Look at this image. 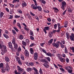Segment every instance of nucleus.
<instances>
[{
    "instance_id": "nucleus-1",
    "label": "nucleus",
    "mask_w": 74,
    "mask_h": 74,
    "mask_svg": "<svg viewBox=\"0 0 74 74\" xmlns=\"http://www.w3.org/2000/svg\"><path fill=\"white\" fill-rule=\"evenodd\" d=\"M5 67H3L2 69L1 72L3 73H4L5 72L6 70L7 71H10V67L8 64L6 65Z\"/></svg>"
},
{
    "instance_id": "nucleus-2",
    "label": "nucleus",
    "mask_w": 74,
    "mask_h": 74,
    "mask_svg": "<svg viewBox=\"0 0 74 74\" xmlns=\"http://www.w3.org/2000/svg\"><path fill=\"white\" fill-rule=\"evenodd\" d=\"M60 42L59 41L56 42V44L55 43H52V45L54 47H55L56 48H58L59 46V43Z\"/></svg>"
},
{
    "instance_id": "nucleus-3",
    "label": "nucleus",
    "mask_w": 74,
    "mask_h": 74,
    "mask_svg": "<svg viewBox=\"0 0 74 74\" xmlns=\"http://www.w3.org/2000/svg\"><path fill=\"white\" fill-rule=\"evenodd\" d=\"M17 67L18 72V73H21L23 71V69L21 68L19 66H17Z\"/></svg>"
},
{
    "instance_id": "nucleus-4",
    "label": "nucleus",
    "mask_w": 74,
    "mask_h": 74,
    "mask_svg": "<svg viewBox=\"0 0 74 74\" xmlns=\"http://www.w3.org/2000/svg\"><path fill=\"white\" fill-rule=\"evenodd\" d=\"M34 58L35 60H37V59H38V53H37L36 52L34 54Z\"/></svg>"
},
{
    "instance_id": "nucleus-5",
    "label": "nucleus",
    "mask_w": 74,
    "mask_h": 74,
    "mask_svg": "<svg viewBox=\"0 0 74 74\" xmlns=\"http://www.w3.org/2000/svg\"><path fill=\"white\" fill-rule=\"evenodd\" d=\"M24 53L25 54V56H26V57H28L29 56V53L27 50H25L24 52Z\"/></svg>"
},
{
    "instance_id": "nucleus-6",
    "label": "nucleus",
    "mask_w": 74,
    "mask_h": 74,
    "mask_svg": "<svg viewBox=\"0 0 74 74\" xmlns=\"http://www.w3.org/2000/svg\"><path fill=\"white\" fill-rule=\"evenodd\" d=\"M70 38L71 41H74V34L72 33L71 35L70 36Z\"/></svg>"
},
{
    "instance_id": "nucleus-7",
    "label": "nucleus",
    "mask_w": 74,
    "mask_h": 74,
    "mask_svg": "<svg viewBox=\"0 0 74 74\" xmlns=\"http://www.w3.org/2000/svg\"><path fill=\"white\" fill-rule=\"evenodd\" d=\"M41 62H42L43 63H47L48 62L45 59H42L41 60Z\"/></svg>"
},
{
    "instance_id": "nucleus-8",
    "label": "nucleus",
    "mask_w": 74,
    "mask_h": 74,
    "mask_svg": "<svg viewBox=\"0 0 74 74\" xmlns=\"http://www.w3.org/2000/svg\"><path fill=\"white\" fill-rule=\"evenodd\" d=\"M8 46L10 48H12V45L11 43V42H9L8 43Z\"/></svg>"
},
{
    "instance_id": "nucleus-9",
    "label": "nucleus",
    "mask_w": 74,
    "mask_h": 74,
    "mask_svg": "<svg viewBox=\"0 0 74 74\" xmlns=\"http://www.w3.org/2000/svg\"><path fill=\"white\" fill-rule=\"evenodd\" d=\"M5 61L6 62H10V59H9L8 57H5Z\"/></svg>"
},
{
    "instance_id": "nucleus-10",
    "label": "nucleus",
    "mask_w": 74,
    "mask_h": 74,
    "mask_svg": "<svg viewBox=\"0 0 74 74\" xmlns=\"http://www.w3.org/2000/svg\"><path fill=\"white\" fill-rule=\"evenodd\" d=\"M31 7L32 8H33V9L34 10H36L37 8V6L35 7V5L34 4H32L31 5Z\"/></svg>"
},
{
    "instance_id": "nucleus-11",
    "label": "nucleus",
    "mask_w": 74,
    "mask_h": 74,
    "mask_svg": "<svg viewBox=\"0 0 74 74\" xmlns=\"http://www.w3.org/2000/svg\"><path fill=\"white\" fill-rule=\"evenodd\" d=\"M60 60L62 62H65V59L62 58H60Z\"/></svg>"
},
{
    "instance_id": "nucleus-12",
    "label": "nucleus",
    "mask_w": 74,
    "mask_h": 74,
    "mask_svg": "<svg viewBox=\"0 0 74 74\" xmlns=\"http://www.w3.org/2000/svg\"><path fill=\"white\" fill-rule=\"evenodd\" d=\"M14 48L16 49H17L18 48V46L17 45V44L16 43H14Z\"/></svg>"
},
{
    "instance_id": "nucleus-13",
    "label": "nucleus",
    "mask_w": 74,
    "mask_h": 74,
    "mask_svg": "<svg viewBox=\"0 0 74 74\" xmlns=\"http://www.w3.org/2000/svg\"><path fill=\"white\" fill-rule=\"evenodd\" d=\"M30 53L33 55L34 53V51H33V48H31L30 49Z\"/></svg>"
},
{
    "instance_id": "nucleus-14",
    "label": "nucleus",
    "mask_w": 74,
    "mask_h": 74,
    "mask_svg": "<svg viewBox=\"0 0 74 74\" xmlns=\"http://www.w3.org/2000/svg\"><path fill=\"white\" fill-rule=\"evenodd\" d=\"M65 68L66 70H67V71L71 69V67L69 66H68L67 67H65Z\"/></svg>"
},
{
    "instance_id": "nucleus-15",
    "label": "nucleus",
    "mask_w": 74,
    "mask_h": 74,
    "mask_svg": "<svg viewBox=\"0 0 74 74\" xmlns=\"http://www.w3.org/2000/svg\"><path fill=\"white\" fill-rule=\"evenodd\" d=\"M43 65L46 68H49V65L48 64H47V63L44 64Z\"/></svg>"
},
{
    "instance_id": "nucleus-16",
    "label": "nucleus",
    "mask_w": 74,
    "mask_h": 74,
    "mask_svg": "<svg viewBox=\"0 0 74 74\" xmlns=\"http://www.w3.org/2000/svg\"><path fill=\"white\" fill-rule=\"evenodd\" d=\"M37 9H38V10L39 11H41L42 9H41V8L40 6H37Z\"/></svg>"
},
{
    "instance_id": "nucleus-17",
    "label": "nucleus",
    "mask_w": 74,
    "mask_h": 74,
    "mask_svg": "<svg viewBox=\"0 0 74 74\" xmlns=\"http://www.w3.org/2000/svg\"><path fill=\"white\" fill-rule=\"evenodd\" d=\"M22 5L23 7H25V6H26V5H27L26 3H25V2H23L22 3Z\"/></svg>"
},
{
    "instance_id": "nucleus-18",
    "label": "nucleus",
    "mask_w": 74,
    "mask_h": 74,
    "mask_svg": "<svg viewBox=\"0 0 74 74\" xmlns=\"http://www.w3.org/2000/svg\"><path fill=\"white\" fill-rule=\"evenodd\" d=\"M44 29L45 30H49V27L48 26L45 27L44 28Z\"/></svg>"
},
{
    "instance_id": "nucleus-19",
    "label": "nucleus",
    "mask_w": 74,
    "mask_h": 74,
    "mask_svg": "<svg viewBox=\"0 0 74 74\" xmlns=\"http://www.w3.org/2000/svg\"><path fill=\"white\" fill-rule=\"evenodd\" d=\"M66 38H67V39H69V36L70 35L69 34L66 33Z\"/></svg>"
},
{
    "instance_id": "nucleus-20",
    "label": "nucleus",
    "mask_w": 74,
    "mask_h": 74,
    "mask_svg": "<svg viewBox=\"0 0 74 74\" xmlns=\"http://www.w3.org/2000/svg\"><path fill=\"white\" fill-rule=\"evenodd\" d=\"M12 43L13 44L15 43V38H12Z\"/></svg>"
},
{
    "instance_id": "nucleus-21",
    "label": "nucleus",
    "mask_w": 74,
    "mask_h": 74,
    "mask_svg": "<svg viewBox=\"0 0 74 74\" xmlns=\"http://www.w3.org/2000/svg\"><path fill=\"white\" fill-rule=\"evenodd\" d=\"M30 32V35L31 36H33V35L34 34H33V32L32 30H31L29 32Z\"/></svg>"
},
{
    "instance_id": "nucleus-22",
    "label": "nucleus",
    "mask_w": 74,
    "mask_h": 74,
    "mask_svg": "<svg viewBox=\"0 0 74 74\" xmlns=\"http://www.w3.org/2000/svg\"><path fill=\"white\" fill-rule=\"evenodd\" d=\"M32 70V69L30 68H27V71H31Z\"/></svg>"
},
{
    "instance_id": "nucleus-23",
    "label": "nucleus",
    "mask_w": 74,
    "mask_h": 74,
    "mask_svg": "<svg viewBox=\"0 0 74 74\" xmlns=\"http://www.w3.org/2000/svg\"><path fill=\"white\" fill-rule=\"evenodd\" d=\"M22 44H23V45H25V47L26 46V43L24 41H22Z\"/></svg>"
},
{
    "instance_id": "nucleus-24",
    "label": "nucleus",
    "mask_w": 74,
    "mask_h": 74,
    "mask_svg": "<svg viewBox=\"0 0 74 74\" xmlns=\"http://www.w3.org/2000/svg\"><path fill=\"white\" fill-rule=\"evenodd\" d=\"M4 15V13L3 12H1L0 14V18H2L3 16Z\"/></svg>"
},
{
    "instance_id": "nucleus-25",
    "label": "nucleus",
    "mask_w": 74,
    "mask_h": 74,
    "mask_svg": "<svg viewBox=\"0 0 74 74\" xmlns=\"http://www.w3.org/2000/svg\"><path fill=\"white\" fill-rule=\"evenodd\" d=\"M53 35V33L50 32L49 35V37H52Z\"/></svg>"
},
{
    "instance_id": "nucleus-26",
    "label": "nucleus",
    "mask_w": 74,
    "mask_h": 74,
    "mask_svg": "<svg viewBox=\"0 0 74 74\" xmlns=\"http://www.w3.org/2000/svg\"><path fill=\"white\" fill-rule=\"evenodd\" d=\"M12 33H13V34H16V31H15V30L12 29Z\"/></svg>"
},
{
    "instance_id": "nucleus-27",
    "label": "nucleus",
    "mask_w": 74,
    "mask_h": 74,
    "mask_svg": "<svg viewBox=\"0 0 74 74\" xmlns=\"http://www.w3.org/2000/svg\"><path fill=\"white\" fill-rule=\"evenodd\" d=\"M16 2L17 3H19V0H14L13 2L14 3H16Z\"/></svg>"
},
{
    "instance_id": "nucleus-28",
    "label": "nucleus",
    "mask_w": 74,
    "mask_h": 74,
    "mask_svg": "<svg viewBox=\"0 0 74 74\" xmlns=\"http://www.w3.org/2000/svg\"><path fill=\"white\" fill-rule=\"evenodd\" d=\"M70 49L71 50H72L73 52L74 53V47H70Z\"/></svg>"
},
{
    "instance_id": "nucleus-29",
    "label": "nucleus",
    "mask_w": 74,
    "mask_h": 74,
    "mask_svg": "<svg viewBox=\"0 0 74 74\" xmlns=\"http://www.w3.org/2000/svg\"><path fill=\"white\" fill-rule=\"evenodd\" d=\"M3 35L6 38H8V36L7 35L5 34H3Z\"/></svg>"
},
{
    "instance_id": "nucleus-30",
    "label": "nucleus",
    "mask_w": 74,
    "mask_h": 74,
    "mask_svg": "<svg viewBox=\"0 0 74 74\" xmlns=\"http://www.w3.org/2000/svg\"><path fill=\"white\" fill-rule=\"evenodd\" d=\"M46 55H47V56H52V54H51V53H47Z\"/></svg>"
},
{
    "instance_id": "nucleus-31",
    "label": "nucleus",
    "mask_w": 74,
    "mask_h": 74,
    "mask_svg": "<svg viewBox=\"0 0 74 74\" xmlns=\"http://www.w3.org/2000/svg\"><path fill=\"white\" fill-rule=\"evenodd\" d=\"M66 2L64 1H63L62 2V5L65 6V5H66Z\"/></svg>"
},
{
    "instance_id": "nucleus-32",
    "label": "nucleus",
    "mask_w": 74,
    "mask_h": 74,
    "mask_svg": "<svg viewBox=\"0 0 74 74\" xmlns=\"http://www.w3.org/2000/svg\"><path fill=\"white\" fill-rule=\"evenodd\" d=\"M53 39H51L49 42V43H50V44H52V42H53Z\"/></svg>"
},
{
    "instance_id": "nucleus-33",
    "label": "nucleus",
    "mask_w": 74,
    "mask_h": 74,
    "mask_svg": "<svg viewBox=\"0 0 74 74\" xmlns=\"http://www.w3.org/2000/svg\"><path fill=\"white\" fill-rule=\"evenodd\" d=\"M14 72H15V74H21V73H20L19 72H17V71L16 70H15Z\"/></svg>"
},
{
    "instance_id": "nucleus-34",
    "label": "nucleus",
    "mask_w": 74,
    "mask_h": 74,
    "mask_svg": "<svg viewBox=\"0 0 74 74\" xmlns=\"http://www.w3.org/2000/svg\"><path fill=\"white\" fill-rule=\"evenodd\" d=\"M14 29H15L16 31L17 32H19V30H18V29H17V28H16V27H13Z\"/></svg>"
},
{
    "instance_id": "nucleus-35",
    "label": "nucleus",
    "mask_w": 74,
    "mask_h": 74,
    "mask_svg": "<svg viewBox=\"0 0 74 74\" xmlns=\"http://www.w3.org/2000/svg\"><path fill=\"white\" fill-rule=\"evenodd\" d=\"M34 74H39L38 72V71H34Z\"/></svg>"
},
{
    "instance_id": "nucleus-36",
    "label": "nucleus",
    "mask_w": 74,
    "mask_h": 74,
    "mask_svg": "<svg viewBox=\"0 0 74 74\" xmlns=\"http://www.w3.org/2000/svg\"><path fill=\"white\" fill-rule=\"evenodd\" d=\"M19 38L21 39H23V36L22 35H20L19 36Z\"/></svg>"
},
{
    "instance_id": "nucleus-37",
    "label": "nucleus",
    "mask_w": 74,
    "mask_h": 74,
    "mask_svg": "<svg viewBox=\"0 0 74 74\" xmlns=\"http://www.w3.org/2000/svg\"><path fill=\"white\" fill-rule=\"evenodd\" d=\"M18 63L19 64H20V65H22V62H21L20 60L18 61Z\"/></svg>"
},
{
    "instance_id": "nucleus-38",
    "label": "nucleus",
    "mask_w": 74,
    "mask_h": 74,
    "mask_svg": "<svg viewBox=\"0 0 74 74\" xmlns=\"http://www.w3.org/2000/svg\"><path fill=\"white\" fill-rule=\"evenodd\" d=\"M67 71L69 73H72V71H73V70H70V69L68 70Z\"/></svg>"
},
{
    "instance_id": "nucleus-39",
    "label": "nucleus",
    "mask_w": 74,
    "mask_h": 74,
    "mask_svg": "<svg viewBox=\"0 0 74 74\" xmlns=\"http://www.w3.org/2000/svg\"><path fill=\"white\" fill-rule=\"evenodd\" d=\"M64 52L65 53H67V49L66 47H65Z\"/></svg>"
},
{
    "instance_id": "nucleus-40",
    "label": "nucleus",
    "mask_w": 74,
    "mask_h": 74,
    "mask_svg": "<svg viewBox=\"0 0 74 74\" xmlns=\"http://www.w3.org/2000/svg\"><path fill=\"white\" fill-rule=\"evenodd\" d=\"M18 50L19 52H21V51H22V49H21V48L20 47H19L18 48Z\"/></svg>"
},
{
    "instance_id": "nucleus-41",
    "label": "nucleus",
    "mask_w": 74,
    "mask_h": 74,
    "mask_svg": "<svg viewBox=\"0 0 74 74\" xmlns=\"http://www.w3.org/2000/svg\"><path fill=\"white\" fill-rule=\"evenodd\" d=\"M20 17L21 16L18 15H16L14 16V18H20Z\"/></svg>"
},
{
    "instance_id": "nucleus-42",
    "label": "nucleus",
    "mask_w": 74,
    "mask_h": 74,
    "mask_svg": "<svg viewBox=\"0 0 74 74\" xmlns=\"http://www.w3.org/2000/svg\"><path fill=\"white\" fill-rule=\"evenodd\" d=\"M16 61H19V60H19V58L18 57H16Z\"/></svg>"
},
{
    "instance_id": "nucleus-43",
    "label": "nucleus",
    "mask_w": 74,
    "mask_h": 74,
    "mask_svg": "<svg viewBox=\"0 0 74 74\" xmlns=\"http://www.w3.org/2000/svg\"><path fill=\"white\" fill-rule=\"evenodd\" d=\"M3 63H1L0 64V67L2 68L3 66Z\"/></svg>"
},
{
    "instance_id": "nucleus-44",
    "label": "nucleus",
    "mask_w": 74,
    "mask_h": 74,
    "mask_svg": "<svg viewBox=\"0 0 74 74\" xmlns=\"http://www.w3.org/2000/svg\"><path fill=\"white\" fill-rule=\"evenodd\" d=\"M3 47V49H7V47L6 46L3 45H2V47Z\"/></svg>"
},
{
    "instance_id": "nucleus-45",
    "label": "nucleus",
    "mask_w": 74,
    "mask_h": 74,
    "mask_svg": "<svg viewBox=\"0 0 74 74\" xmlns=\"http://www.w3.org/2000/svg\"><path fill=\"white\" fill-rule=\"evenodd\" d=\"M39 73L40 74H42V69L41 68H40L39 71Z\"/></svg>"
},
{
    "instance_id": "nucleus-46",
    "label": "nucleus",
    "mask_w": 74,
    "mask_h": 74,
    "mask_svg": "<svg viewBox=\"0 0 74 74\" xmlns=\"http://www.w3.org/2000/svg\"><path fill=\"white\" fill-rule=\"evenodd\" d=\"M54 29H56V28H57V24H55L54 25Z\"/></svg>"
},
{
    "instance_id": "nucleus-47",
    "label": "nucleus",
    "mask_w": 74,
    "mask_h": 74,
    "mask_svg": "<svg viewBox=\"0 0 74 74\" xmlns=\"http://www.w3.org/2000/svg\"><path fill=\"white\" fill-rule=\"evenodd\" d=\"M47 20L48 22H51V18H47Z\"/></svg>"
},
{
    "instance_id": "nucleus-48",
    "label": "nucleus",
    "mask_w": 74,
    "mask_h": 74,
    "mask_svg": "<svg viewBox=\"0 0 74 74\" xmlns=\"http://www.w3.org/2000/svg\"><path fill=\"white\" fill-rule=\"evenodd\" d=\"M66 11H67V10H66L65 11H64L63 13H62L63 15H64L65 14V13L66 12Z\"/></svg>"
},
{
    "instance_id": "nucleus-49",
    "label": "nucleus",
    "mask_w": 74,
    "mask_h": 74,
    "mask_svg": "<svg viewBox=\"0 0 74 74\" xmlns=\"http://www.w3.org/2000/svg\"><path fill=\"white\" fill-rule=\"evenodd\" d=\"M47 59L48 61L50 62V61H51V59H50V58H49V57H48L47 58Z\"/></svg>"
},
{
    "instance_id": "nucleus-50",
    "label": "nucleus",
    "mask_w": 74,
    "mask_h": 74,
    "mask_svg": "<svg viewBox=\"0 0 74 74\" xmlns=\"http://www.w3.org/2000/svg\"><path fill=\"white\" fill-rule=\"evenodd\" d=\"M62 10H65L64 6L62 5V6L61 7Z\"/></svg>"
},
{
    "instance_id": "nucleus-51",
    "label": "nucleus",
    "mask_w": 74,
    "mask_h": 74,
    "mask_svg": "<svg viewBox=\"0 0 74 74\" xmlns=\"http://www.w3.org/2000/svg\"><path fill=\"white\" fill-rule=\"evenodd\" d=\"M68 11L69 12H72V10H71V9H68Z\"/></svg>"
},
{
    "instance_id": "nucleus-52",
    "label": "nucleus",
    "mask_w": 74,
    "mask_h": 74,
    "mask_svg": "<svg viewBox=\"0 0 74 74\" xmlns=\"http://www.w3.org/2000/svg\"><path fill=\"white\" fill-rule=\"evenodd\" d=\"M53 9H54V10H56V11H59V10L56 8H53Z\"/></svg>"
},
{
    "instance_id": "nucleus-53",
    "label": "nucleus",
    "mask_w": 74,
    "mask_h": 74,
    "mask_svg": "<svg viewBox=\"0 0 74 74\" xmlns=\"http://www.w3.org/2000/svg\"><path fill=\"white\" fill-rule=\"evenodd\" d=\"M42 51L43 52H44V53H47V51H46V50H45L44 49H43L42 50Z\"/></svg>"
},
{
    "instance_id": "nucleus-54",
    "label": "nucleus",
    "mask_w": 74,
    "mask_h": 74,
    "mask_svg": "<svg viewBox=\"0 0 74 74\" xmlns=\"http://www.w3.org/2000/svg\"><path fill=\"white\" fill-rule=\"evenodd\" d=\"M18 12L19 13H20V14H22V11L20 10H18Z\"/></svg>"
},
{
    "instance_id": "nucleus-55",
    "label": "nucleus",
    "mask_w": 74,
    "mask_h": 74,
    "mask_svg": "<svg viewBox=\"0 0 74 74\" xmlns=\"http://www.w3.org/2000/svg\"><path fill=\"white\" fill-rule=\"evenodd\" d=\"M30 38L31 40H33L34 39V37H33L32 36H31L30 37Z\"/></svg>"
},
{
    "instance_id": "nucleus-56",
    "label": "nucleus",
    "mask_w": 74,
    "mask_h": 74,
    "mask_svg": "<svg viewBox=\"0 0 74 74\" xmlns=\"http://www.w3.org/2000/svg\"><path fill=\"white\" fill-rule=\"evenodd\" d=\"M13 18V16L10 15V17H9V19H12Z\"/></svg>"
},
{
    "instance_id": "nucleus-57",
    "label": "nucleus",
    "mask_w": 74,
    "mask_h": 74,
    "mask_svg": "<svg viewBox=\"0 0 74 74\" xmlns=\"http://www.w3.org/2000/svg\"><path fill=\"white\" fill-rule=\"evenodd\" d=\"M66 60L67 63H68V62H69V59L68 58H66Z\"/></svg>"
},
{
    "instance_id": "nucleus-58",
    "label": "nucleus",
    "mask_w": 74,
    "mask_h": 74,
    "mask_svg": "<svg viewBox=\"0 0 74 74\" xmlns=\"http://www.w3.org/2000/svg\"><path fill=\"white\" fill-rule=\"evenodd\" d=\"M67 23H68V22L67 21H66L64 23V25H67Z\"/></svg>"
},
{
    "instance_id": "nucleus-59",
    "label": "nucleus",
    "mask_w": 74,
    "mask_h": 74,
    "mask_svg": "<svg viewBox=\"0 0 74 74\" xmlns=\"http://www.w3.org/2000/svg\"><path fill=\"white\" fill-rule=\"evenodd\" d=\"M42 2L43 3V4H45V3H46V2L44 0H42Z\"/></svg>"
},
{
    "instance_id": "nucleus-60",
    "label": "nucleus",
    "mask_w": 74,
    "mask_h": 74,
    "mask_svg": "<svg viewBox=\"0 0 74 74\" xmlns=\"http://www.w3.org/2000/svg\"><path fill=\"white\" fill-rule=\"evenodd\" d=\"M61 47L62 48H63L64 47V45L62 44H61Z\"/></svg>"
},
{
    "instance_id": "nucleus-61",
    "label": "nucleus",
    "mask_w": 74,
    "mask_h": 74,
    "mask_svg": "<svg viewBox=\"0 0 74 74\" xmlns=\"http://www.w3.org/2000/svg\"><path fill=\"white\" fill-rule=\"evenodd\" d=\"M5 34H8V31L7 30H5Z\"/></svg>"
},
{
    "instance_id": "nucleus-62",
    "label": "nucleus",
    "mask_w": 74,
    "mask_h": 74,
    "mask_svg": "<svg viewBox=\"0 0 74 74\" xmlns=\"http://www.w3.org/2000/svg\"><path fill=\"white\" fill-rule=\"evenodd\" d=\"M30 66L31 65V66H33V65H34V64H33V62L30 63Z\"/></svg>"
},
{
    "instance_id": "nucleus-63",
    "label": "nucleus",
    "mask_w": 74,
    "mask_h": 74,
    "mask_svg": "<svg viewBox=\"0 0 74 74\" xmlns=\"http://www.w3.org/2000/svg\"><path fill=\"white\" fill-rule=\"evenodd\" d=\"M5 10H6V11H7V12H10V11H9V10L8 9V8H6Z\"/></svg>"
},
{
    "instance_id": "nucleus-64",
    "label": "nucleus",
    "mask_w": 74,
    "mask_h": 74,
    "mask_svg": "<svg viewBox=\"0 0 74 74\" xmlns=\"http://www.w3.org/2000/svg\"><path fill=\"white\" fill-rule=\"evenodd\" d=\"M21 58L22 60H24V56H21Z\"/></svg>"
}]
</instances>
